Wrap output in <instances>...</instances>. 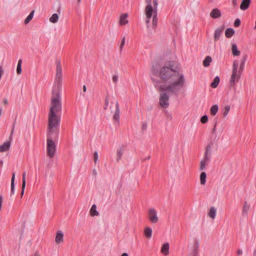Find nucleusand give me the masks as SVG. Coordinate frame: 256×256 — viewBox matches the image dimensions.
<instances>
[{
  "label": "nucleus",
  "mask_w": 256,
  "mask_h": 256,
  "mask_svg": "<svg viewBox=\"0 0 256 256\" xmlns=\"http://www.w3.org/2000/svg\"><path fill=\"white\" fill-rule=\"evenodd\" d=\"M220 82V78L218 76L215 77L213 82L210 84V86L212 88H216L218 86Z\"/></svg>",
  "instance_id": "nucleus-27"
},
{
  "label": "nucleus",
  "mask_w": 256,
  "mask_h": 256,
  "mask_svg": "<svg viewBox=\"0 0 256 256\" xmlns=\"http://www.w3.org/2000/svg\"><path fill=\"white\" fill-rule=\"evenodd\" d=\"M238 255H241L242 254V250H238Z\"/></svg>",
  "instance_id": "nucleus-49"
},
{
  "label": "nucleus",
  "mask_w": 256,
  "mask_h": 256,
  "mask_svg": "<svg viewBox=\"0 0 256 256\" xmlns=\"http://www.w3.org/2000/svg\"><path fill=\"white\" fill-rule=\"evenodd\" d=\"M25 187H26V185H22V191H21V194H20V196L21 198L22 196L24 195V188H25Z\"/></svg>",
  "instance_id": "nucleus-44"
},
{
  "label": "nucleus",
  "mask_w": 256,
  "mask_h": 256,
  "mask_svg": "<svg viewBox=\"0 0 256 256\" xmlns=\"http://www.w3.org/2000/svg\"><path fill=\"white\" fill-rule=\"evenodd\" d=\"M3 202V197L2 195L0 196V210H1L2 204Z\"/></svg>",
  "instance_id": "nucleus-45"
},
{
  "label": "nucleus",
  "mask_w": 256,
  "mask_h": 256,
  "mask_svg": "<svg viewBox=\"0 0 256 256\" xmlns=\"http://www.w3.org/2000/svg\"><path fill=\"white\" fill-rule=\"evenodd\" d=\"M121 256H128V254L126 252H124L121 255Z\"/></svg>",
  "instance_id": "nucleus-52"
},
{
  "label": "nucleus",
  "mask_w": 256,
  "mask_h": 256,
  "mask_svg": "<svg viewBox=\"0 0 256 256\" xmlns=\"http://www.w3.org/2000/svg\"><path fill=\"white\" fill-rule=\"evenodd\" d=\"M34 256H40V254H38V252H36Z\"/></svg>",
  "instance_id": "nucleus-54"
},
{
  "label": "nucleus",
  "mask_w": 256,
  "mask_h": 256,
  "mask_svg": "<svg viewBox=\"0 0 256 256\" xmlns=\"http://www.w3.org/2000/svg\"><path fill=\"white\" fill-rule=\"evenodd\" d=\"M215 139H216V136H215Z\"/></svg>",
  "instance_id": "nucleus-60"
},
{
  "label": "nucleus",
  "mask_w": 256,
  "mask_h": 256,
  "mask_svg": "<svg viewBox=\"0 0 256 256\" xmlns=\"http://www.w3.org/2000/svg\"><path fill=\"white\" fill-rule=\"evenodd\" d=\"M250 3V0H242L240 6V8L242 10H246Z\"/></svg>",
  "instance_id": "nucleus-17"
},
{
  "label": "nucleus",
  "mask_w": 256,
  "mask_h": 256,
  "mask_svg": "<svg viewBox=\"0 0 256 256\" xmlns=\"http://www.w3.org/2000/svg\"><path fill=\"white\" fill-rule=\"evenodd\" d=\"M54 84L57 90H52L51 106L48 118V126L59 128L60 117L57 114L62 110L60 90L62 86V68L60 60H56Z\"/></svg>",
  "instance_id": "nucleus-2"
},
{
  "label": "nucleus",
  "mask_w": 256,
  "mask_h": 256,
  "mask_svg": "<svg viewBox=\"0 0 256 256\" xmlns=\"http://www.w3.org/2000/svg\"><path fill=\"white\" fill-rule=\"evenodd\" d=\"M146 6L145 8V12L150 16V12H156L158 9V0H145Z\"/></svg>",
  "instance_id": "nucleus-5"
},
{
  "label": "nucleus",
  "mask_w": 256,
  "mask_h": 256,
  "mask_svg": "<svg viewBox=\"0 0 256 256\" xmlns=\"http://www.w3.org/2000/svg\"><path fill=\"white\" fill-rule=\"evenodd\" d=\"M145 13H146V23L147 24L146 26H147V28H148L149 26H150L149 23L150 22V19L152 16V14H154V12H150V16H148V14L147 12H145Z\"/></svg>",
  "instance_id": "nucleus-34"
},
{
  "label": "nucleus",
  "mask_w": 256,
  "mask_h": 256,
  "mask_svg": "<svg viewBox=\"0 0 256 256\" xmlns=\"http://www.w3.org/2000/svg\"><path fill=\"white\" fill-rule=\"evenodd\" d=\"M249 209H250V206L246 202H245V204L242 208V214L244 216H246Z\"/></svg>",
  "instance_id": "nucleus-29"
},
{
  "label": "nucleus",
  "mask_w": 256,
  "mask_h": 256,
  "mask_svg": "<svg viewBox=\"0 0 256 256\" xmlns=\"http://www.w3.org/2000/svg\"><path fill=\"white\" fill-rule=\"evenodd\" d=\"M15 173L13 172L12 174L11 180V186H10V196L14 193V180H15Z\"/></svg>",
  "instance_id": "nucleus-18"
},
{
  "label": "nucleus",
  "mask_w": 256,
  "mask_h": 256,
  "mask_svg": "<svg viewBox=\"0 0 256 256\" xmlns=\"http://www.w3.org/2000/svg\"><path fill=\"white\" fill-rule=\"evenodd\" d=\"M216 209L212 206L210 208L209 212L208 213V216L210 218L212 219H214L216 218Z\"/></svg>",
  "instance_id": "nucleus-19"
},
{
  "label": "nucleus",
  "mask_w": 256,
  "mask_h": 256,
  "mask_svg": "<svg viewBox=\"0 0 256 256\" xmlns=\"http://www.w3.org/2000/svg\"><path fill=\"white\" fill-rule=\"evenodd\" d=\"M55 241L57 244H60L64 242V234L62 230H58L56 232Z\"/></svg>",
  "instance_id": "nucleus-11"
},
{
  "label": "nucleus",
  "mask_w": 256,
  "mask_h": 256,
  "mask_svg": "<svg viewBox=\"0 0 256 256\" xmlns=\"http://www.w3.org/2000/svg\"><path fill=\"white\" fill-rule=\"evenodd\" d=\"M59 18V16L57 14H54L50 18L49 20L50 22L55 24L56 23Z\"/></svg>",
  "instance_id": "nucleus-24"
},
{
  "label": "nucleus",
  "mask_w": 256,
  "mask_h": 256,
  "mask_svg": "<svg viewBox=\"0 0 256 256\" xmlns=\"http://www.w3.org/2000/svg\"><path fill=\"white\" fill-rule=\"evenodd\" d=\"M81 0H78V2H80Z\"/></svg>",
  "instance_id": "nucleus-59"
},
{
  "label": "nucleus",
  "mask_w": 256,
  "mask_h": 256,
  "mask_svg": "<svg viewBox=\"0 0 256 256\" xmlns=\"http://www.w3.org/2000/svg\"><path fill=\"white\" fill-rule=\"evenodd\" d=\"M125 40H126L125 37H124L122 39V42H121L120 46V52H122L123 46L125 44Z\"/></svg>",
  "instance_id": "nucleus-40"
},
{
  "label": "nucleus",
  "mask_w": 256,
  "mask_h": 256,
  "mask_svg": "<svg viewBox=\"0 0 256 256\" xmlns=\"http://www.w3.org/2000/svg\"><path fill=\"white\" fill-rule=\"evenodd\" d=\"M232 52L234 56H238L240 52L238 50L237 46L236 44L234 43L232 44Z\"/></svg>",
  "instance_id": "nucleus-16"
},
{
  "label": "nucleus",
  "mask_w": 256,
  "mask_h": 256,
  "mask_svg": "<svg viewBox=\"0 0 256 256\" xmlns=\"http://www.w3.org/2000/svg\"><path fill=\"white\" fill-rule=\"evenodd\" d=\"M240 24V19L237 18L235 20L234 22V26L235 27H238Z\"/></svg>",
  "instance_id": "nucleus-42"
},
{
  "label": "nucleus",
  "mask_w": 256,
  "mask_h": 256,
  "mask_svg": "<svg viewBox=\"0 0 256 256\" xmlns=\"http://www.w3.org/2000/svg\"><path fill=\"white\" fill-rule=\"evenodd\" d=\"M224 30V26H222L216 30L214 32V41L216 42L220 39V38L221 36V34H222V33L223 32Z\"/></svg>",
  "instance_id": "nucleus-10"
},
{
  "label": "nucleus",
  "mask_w": 256,
  "mask_h": 256,
  "mask_svg": "<svg viewBox=\"0 0 256 256\" xmlns=\"http://www.w3.org/2000/svg\"><path fill=\"white\" fill-rule=\"evenodd\" d=\"M0 164L1 165H2V164H3V161H2V160H1L0 161Z\"/></svg>",
  "instance_id": "nucleus-56"
},
{
  "label": "nucleus",
  "mask_w": 256,
  "mask_h": 256,
  "mask_svg": "<svg viewBox=\"0 0 256 256\" xmlns=\"http://www.w3.org/2000/svg\"><path fill=\"white\" fill-rule=\"evenodd\" d=\"M238 61L237 60H234L233 62L232 71L230 80V86H234L236 82H238L240 78V76L242 72H240V70H238Z\"/></svg>",
  "instance_id": "nucleus-4"
},
{
  "label": "nucleus",
  "mask_w": 256,
  "mask_h": 256,
  "mask_svg": "<svg viewBox=\"0 0 256 256\" xmlns=\"http://www.w3.org/2000/svg\"><path fill=\"white\" fill-rule=\"evenodd\" d=\"M148 217L150 222L153 224L156 223L158 220L157 212L154 208H150L149 210Z\"/></svg>",
  "instance_id": "nucleus-8"
},
{
  "label": "nucleus",
  "mask_w": 256,
  "mask_h": 256,
  "mask_svg": "<svg viewBox=\"0 0 256 256\" xmlns=\"http://www.w3.org/2000/svg\"><path fill=\"white\" fill-rule=\"evenodd\" d=\"M110 110H111V113H112L113 112H112V106H110Z\"/></svg>",
  "instance_id": "nucleus-57"
},
{
  "label": "nucleus",
  "mask_w": 256,
  "mask_h": 256,
  "mask_svg": "<svg viewBox=\"0 0 256 256\" xmlns=\"http://www.w3.org/2000/svg\"><path fill=\"white\" fill-rule=\"evenodd\" d=\"M14 129V124H13L12 130L10 136V140L4 142L0 146V152H3L8 151L10 146L11 140L12 139V134Z\"/></svg>",
  "instance_id": "nucleus-6"
},
{
  "label": "nucleus",
  "mask_w": 256,
  "mask_h": 256,
  "mask_svg": "<svg viewBox=\"0 0 256 256\" xmlns=\"http://www.w3.org/2000/svg\"><path fill=\"white\" fill-rule=\"evenodd\" d=\"M153 14H154V16H153V18H152V27L154 28H155L157 26L158 22V18L156 16L157 11H156V12H154Z\"/></svg>",
  "instance_id": "nucleus-30"
},
{
  "label": "nucleus",
  "mask_w": 256,
  "mask_h": 256,
  "mask_svg": "<svg viewBox=\"0 0 256 256\" xmlns=\"http://www.w3.org/2000/svg\"><path fill=\"white\" fill-rule=\"evenodd\" d=\"M246 60V56H243L242 60L241 62V63L240 64V68L238 69L240 70V72H242L243 70H244V64Z\"/></svg>",
  "instance_id": "nucleus-31"
},
{
  "label": "nucleus",
  "mask_w": 256,
  "mask_h": 256,
  "mask_svg": "<svg viewBox=\"0 0 256 256\" xmlns=\"http://www.w3.org/2000/svg\"><path fill=\"white\" fill-rule=\"evenodd\" d=\"M169 244L168 242L164 243L161 248V252L165 256H167L169 254Z\"/></svg>",
  "instance_id": "nucleus-14"
},
{
  "label": "nucleus",
  "mask_w": 256,
  "mask_h": 256,
  "mask_svg": "<svg viewBox=\"0 0 256 256\" xmlns=\"http://www.w3.org/2000/svg\"><path fill=\"white\" fill-rule=\"evenodd\" d=\"M90 215L92 216H98L99 214L98 212L96 210V204H93L90 210Z\"/></svg>",
  "instance_id": "nucleus-21"
},
{
  "label": "nucleus",
  "mask_w": 256,
  "mask_h": 256,
  "mask_svg": "<svg viewBox=\"0 0 256 256\" xmlns=\"http://www.w3.org/2000/svg\"><path fill=\"white\" fill-rule=\"evenodd\" d=\"M8 103V102L6 98L4 99V104H7Z\"/></svg>",
  "instance_id": "nucleus-51"
},
{
  "label": "nucleus",
  "mask_w": 256,
  "mask_h": 256,
  "mask_svg": "<svg viewBox=\"0 0 256 256\" xmlns=\"http://www.w3.org/2000/svg\"><path fill=\"white\" fill-rule=\"evenodd\" d=\"M22 60L20 59L18 61V63L17 64V68H16V72L18 74H20L22 72Z\"/></svg>",
  "instance_id": "nucleus-32"
},
{
  "label": "nucleus",
  "mask_w": 256,
  "mask_h": 256,
  "mask_svg": "<svg viewBox=\"0 0 256 256\" xmlns=\"http://www.w3.org/2000/svg\"><path fill=\"white\" fill-rule=\"evenodd\" d=\"M150 72L154 86L160 92L159 104L166 108L170 105V96H178L184 88L185 76L174 60H162L153 65Z\"/></svg>",
  "instance_id": "nucleus-1"
},
{
  "label": "nucleus",
  "mask_w": 256,
  "mask_h": 256,
  "mask_svg": "<svg viewBox=\"0 0 256 256\" xmlns=\"http://www.w3.org/2000/svg\"><path fill=\"white\" fill-rule=\"evenodd\" d=\"M34 14V10H32L29 14L28 16L24 20V24H28L33 18Z\"/></svg>",
  "instance_id": "nucleus-33"
},
{
  "label": "nucleus",
  "mask_w": 256,
  "mask_h": 256,
  "mask_svg": "<svg viewBox=\"0 0 256 256\" xmlns=\"http://www.w3.org/2000/svg\"><path fill=\"white\" fill-rule=\"evenodd\" d=\"M216 124H217V121H216V122L214 123V127L212 129V133H214V134L216 132Z\"/></svg>",
  "instance_id": "nucleus-46"
},
{
  "label": "nucleus",
  "mask_w": 256,
  "mask_h": 256,
  "mask_svg": "<svg viewBox=\"0 0 256 256\" xmlns=\"http://www.w3.org/2000/svg\"><path fill=\"white\" fill-rule=\"evenodd\" d=\"M198 250H199V242L198 240L194 242L192 256H198Z\"/></svg>",
  "instance_id": "nucleus-15"
},
{
  "label": "nucleus",
  "mask_w": 256,
  "mask_h": 256,
  "mask_svg": "<svg viewBox=\"0 0 256 256\" xmlns=\"http://www.w3.org/2000/svg\"><path fill=\"white\" fill-rule=\"evenodd\" d=\"M211 158V146L208 145L206 150L204 158L202 160L204 161L209 162Z\"/></svg>",
  "instance_id": "nucleus-9"
},
{
  "label": "nucleus",
  "mask_w": 256,
  "mask_h": 256,
  "mask_svg": "<svg viewBox=\"0 0 256 256\" xmlns=\"http://www.w3.org/2000/svg\"><path fill=\"white\" fill-rule=\"evenodd\" d=\"M230 110V106H224L223 111V116L224 117H226Z\"/></svg>",
  "instance_id": "nucleus-35"
},
{
  "label": "nucleus",
  "mask_w": 256,
  "mask_h": 256,
  "mask_svg": "<svg viewBox=\"0 0 256 256\" xmlns=\"http://www.w3.org/2000/svg\"><path fill=\"white\" fill-rule=\"evenodd\" d=\"M234 34V30L232 28H228L225 31L226 36L228 38H231Z\"/></svg>",
  "instance_id": "nucleus-22"
},
{
  "label": "nucleus",
  "mask_w": 256,
  "mask_h": 256,
  "mask_svg": "<svg viewBox=\"0 0 256 256\" xmlns=\"http://www.w3.org/2000/svg\"><path fill=\"white\" fill-rule=\"evenodd\" d=\"M208 116L206 115L203 116L200 118V122L202 124H206L208 122Z\"/></svg>",
  "instance_id": "nucleus-37"
},
{
  "label": "nucleus",
  "mask_w": 256,
  "mask_h": 256,
  "mask_svg": "<svg viewBox=\"0 0 256 256\" xmlns=\"http://www.w3.org/2000/svg\"><path fill=\"white\" fill-rule=\"evenodd\" d=\"M169 118H170V119H172V116L170 115V116H169Z\"/></svg>",
  "instance_id": "nucleus-58"
},
{
  "label": "nucleus",
  "mask_w": 256,
  "mask_h": 256,
  "mask_svg": "<svg viewBox=\"0 0 256 256\" xmlns=\"http://www.w3.org/2000/svg\"><path fill=\"white\" fill-rule=\"evenodd\" d=\"M58 128L48 126L46 151L47 155L50 158H53L56 154V144L54 140L58 138Z\"/></svg>",
  "instance_id": "nucleus-3"
},
{
  "label": "nucleus",
  "mask_w": 256,
  "mask_h": 256,
  "mask_svg": "<svg viewBox=\"0 0 256 256\" xmlns=\"http://www.w3.org/2000/svg\"><path fill=\"white\" fill-rule=\"evenodd\" d=\"M112 80L114 84H116L118 80V74H114L112 76Z\"/></svg>",
  "instance_id": "nucleus-38"
},
{
  "label": "nucleus",
  "mask_w": 256,
  "mask_h": 256,
  "mask_svg": "<svg viewBox=\"0 0 256 256\" xmlns=\"http://www.w3.org/2000/svg\"><path fill=\"white\" fill-rule=\"evenodd\" d=\"M208 164V162L202 160L200 162V170H204L206 169V166Z\"/></svg>",
  "instance_id": "nucleus-36"
},
{
  "label": "nucleus",
  "mask_w": 256,
  "mask_h": 256,
  "mask_svg": "<svg viewBox=\"0 0 256 256\" xmlns=\"http://www.w3.org/2000/svg\"><path fill=\"white\" fill-rule=\"evenodd\" d=\"M98 160V152L97 151H95L94 154V162L96 164Z\"/></svg>",
  "instance_id": "nucleus-39"
},
{
  "label": "nucleus",
  "mask_w": 256,
  "mask_h": 256,
  "mask_svg": "<svg viewBox=\"0 0 256 256\" xmlns=\"http://www.w3.org/2000/svg\"><path fill=\"white\" fill-rule=\"evenodd\" d=\"M124 153V148H120L116 151V161L119 162L121 159Z\"/></svg>",
  "instance_id": "nucleus-23"
},
{
  "label": "nucleus",
  "mask_w": 256,
  "mask_h": 256,
  "mask_svg": "<svg viewBox=\"0 0 256 256\" xmlns=\"http://www.w3.org/2000/svg\"><path fill=\"white\" fill-rule=\"evenodd\" d=\"M128 17V14L126 13L122 14L120 15L119 20V24L120 26L126 25L128 22L127 19Z\"/></svg>",
  "instance_id": "nucleus-12"
},
{
  "label": "nucleus",
  "mask_w": 256,
  "mask_h": 256,
  "mask_svg": "<svg viewBox=\"0 0 256 256\" xmlns=\"http://www.w3.org/2000/svg\"><path fill=\"white\" fill-rule=\"evenodd\" d=\"M254 256H256V249L254 250Z\"/></svg>",
  "instance_id": "nucleus-55"
},
{
  "label": "nucleus",
  "mask_w": 256,
  "mask_h": 256,
  "mask_svg": "<svg viewBox=\"0 0 256 256\" xmlns=\"http://www.w3.org/2000/svg\"><path fill=\"white\" fill-rule=\"evenodd\" d=\"M236 0H232V3L234 5H236Z\"/></svg>",
  "instance_id": "nucleus-53"
},
{
  "label": "nucleus",
  "mask_w": 256,
  "mask_h": 256,
  "mask_svg": "<svg viewBox=\"0 0 256 256\" xmlns=\"http://www.w3.org/2000/svg\"><path fill=\"white\" fill-rule=\"evenodd\" d=\"M92 174L95 176H96V175H97V172L96 170L94 169L93 170H92Z\"/></svg>",
  "instance_id": "nucleus-47"
},
{
  "label": "nucleus",
  "mask_w": 256,
  "mask_h": 256,
  "mask_svg": "<svg viewBox=\"0 0 256 256\" xmlns=\"http://www.w3.org/2000/svg\"><path fill=\"white\" fill-rule=\"evenodd\" d=\"M116 110L114 112V114L112 116V119L114 121V124L116 126H118L120 124V110L119 108V104L118 101L116 102L115 103Z\"/></svg>",
  "instance_id": "nucleus-7"
},
{
  "label": "nucleus",
  "mask_w": 256,
  "mask_h": 256,
  "mask_svg": "<svg viewBox=\"0 0 256 256\" xmlns=\"http://www.w3.org/2000/svg\"><path fill=\"white\" fill-rule=\"evenodd\" d=\"M218 106L217 104L213 105L210 110V114L212 116H215L218 112Z\"/></svg>",
  "instance_id": "nucleus-28"
},
{
  "label": "nucleus",
  "mask_w": 256,
  "mask_h": 256,
  "mask_svg": "<svg viewBox=\"0 0 256 256\" xmlns=\"http://www.w3.org/2000/svg\"><path fill=\"white\" fill-rule=\"evenodd\" d=\"M26 174L25 172L22 173V184L26 185Z\"/></svg>",
  "instance_id": "nucleus-43"
},
{
  "label": "nucleus",
  "mask_w": 256,
  "mask_h": 256,
  "mask_svg": "<svg viewBox=\"0 0 256 256\" xmlns=\"http://www.w3.org/2000/svg\"><path fill=\"white\" fill-rule=\"evenodd\" d=\"M222 13L217 8L213 9L210 13V16L213 18H218L221 16Z\"/></svg>",
  "instance_id": "nucleus-13"
},
{
  "label": "nucleus",
  "mask_w": 256,
  "mask_h": 256,
  "mask_svg": "<svg viewBox=\"0 0 256 256\" xmlns=\"http://www.w3.org/2000/svg\"><path fill=\"white\" fill-rule=\"evenodd\" d=\"M82 89H83V91L84 92H86V87L85 85H84L83 86H82Z\"/></svg>",
  "instance_id": "nucleus-48"
},
{
  "label": "nucleus",
  "mask_w": 256,
  "mask_h": 256,
  "mask_svg": "<svg viewBox=\"0 0 256 256\" xmlns=\"http://www.w3.org/2000/svg\"><path fill=\"white\" fill-rule=\"evenodd\" d=\"M212 58L210 56H206L203 61V65L205 67H208L210 65V63L212 62Z\"/></svg>",
  "instance_id": "nucleus-26"
},
{
  "label": "nucleus",
  "mask_w": 256,
  "mask_h": 256,
  "mask_svg": "<svg viewBox=\"0 0 256 256\" xmlns=\"http://www.w3.org/2000/svg\"><path fill=\"white\" fill-rule=\"evenodd\" d=\"M206 174L205 172H202L200 174V182L202 185H204L206 182Z\"/></svg>",
  "instance_id": "nucleus-25"
},
{
  "label": "nucleus",
  "mask_w": 256,
  "mask_h": 256,
  "mask_svg": "<svg viewBox=\"0 0 256 256\" xmlns=\"http://www.w3.org/2000/svg\"><path fill=\"white\" fill-rule=\"evenodd\" d=\"M150 158V156H148L147 157H146L145 158H144L142 160L143 161H144L146 160H149Z\"/></svg>",
  "instance_id": "nucleus-50"
},
{
  "label": "nucleus",
  "mask_w": 256,
  "mask_h": 256,
  "mask_svg": "<svg viewBox=\"0 0 256 256\" xmlns=\"http://www.w3.org/2000/svg\"><path fill=\"white\" fill-rule=\"evenodd\" d=\"M144 234L148 238H150L152 236V229L149 227H146L144 230Z\"/></svg>",
  "instance_id": "nucleus-20"
},
{
  "label": "nucleus",
  "mask_w": 256,
  "mask_h": 256,
  "mask_svg": "<svg viewBox=\"0 0 256 256\" xmlns=\"http://www.w3.org/2000/svg\"><path fill=\"white\" fill-rule=\"evenodd\" d=\"M108 102H109L108 98V96H106V99H105L104 106V110L107 109L108 105Z\"/></svg>",
  "instance_id": "nucleus-41"
}]
</instances>
